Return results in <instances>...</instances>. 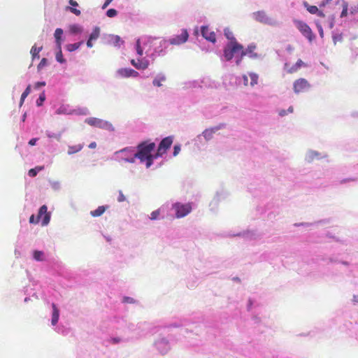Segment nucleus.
Segmentation results:
<instances>
[{
	"label": "nucleus",
	"mask_w": 358,
	"mask_h": 358,
	"mask_svg": "<svg viewBox=\"0 0 358 358\" xmlns=\"http://www.w3.org/2000/svg\"><path fill=\"white\" fill-rule=\"evenodd\" d=\"M136 155V148L134 146L125 147L121 150H117L113 153L112 159L119 163L122 162L128 163H135L137 157Z\"/></svg>",
	"instance_id": "1"
},
{
	"label": "nucleus",
	"mask_w": 358,
	"mask_h": 358,
	"mask_svg": "<svg viewBox=\"0 0 358 358\" xmlns=\"http://www.w3.org/2000/svg\"><path fill=\"white\" fill-rule=\"evenodd\" d=\"M135 148V156L143 163L146 159V157H149V155L156 150V144L150 140H146L140 142Z\"/></svg>",
	"instance_id": "2"
},
{
	"label": "nucleus",
	"mask_w": 358,
	"mask_h": 358,
	"mask_svg": "<svg viewBox=\"0 0 358 358\" xmlns=\"http://www.w3.org/2000/svg\"><path fill=\"white\" fill-rule=\"evenodd\" d=\"M243 45L238 41H229L224 47L223 54L220 57L222 61L230 62L240 51Z\"/></svg>",
	"instance_id": "3"
},
{
	"label": "nucleus",
	"mask_w": 358,
	"mask_h": 358,
	"mask_svg": "<svg viewBox=\"0 0 358 358\" xmlns=\"http://www.w3.org/2000/svg\"><path fill=\"white\" fill-rule=\"evenodd\" d=\"M42 218L41 225L46 226L50 221V213L48 212V207L45 205L41 206L38 212L37 216L32 214L29 217V223L36 224Z\"/></svg>",
	"instance_id": "4"
},
{
	"label": "nucleus",
	"mask_w": 358,
	"mask_h": 358,
	"mask_svg": "<svg viewBox=\"0 0 358 358\" xmlns=\"http://www.w3.org/2000/svg\"><path fill=\"white\" fill-rule=\"evenodd\" d=\"M251 15L253 20L259 23L272 27H276L279 25V22L276 20L268 16L264 10H258L254 12Z\"/></svg>",
	"instance_id": "5"
},
{
	"label": "nucleus",
	"mask_w": 358,
	"mask_h": 358,
	"mask_svg": "<svg viewBox=\"0 0 358 358\" xmlns=\"http://www.w3.org/2000/svg\"><path fill=\"white\" fill-rule=\"evenodd\" d=\"M227 124L225 123H220L219 124L206 129L201 134H199L195 138L194 141L201 143L202 138H203L206 141H209L213 138V134H215L217 131L220 129H223L226 127Z\"/></svg>",
	"instance_id": "6"
},
{
	"label": "nucleus",
	"mask_w": 358,
	"mask_h": 358,
	"mask_svg": "<svg viewBox=\"0 0 358 358\" xmlns=\"http://www.w3.org/2000/svg\"><path fill=\"white\" fill-rule=\"evenodd\" d=\"M293 23L301 34L306 38L309 42H312L315 39V35L308 24L303 21L296 19H293Z\"/></svg>",
	"instance_id": "7"
},
{
	"label": "nucleus",
	"mask_w": 358,
	"mask_h": 358,
	"mask_svg": "<svg viewBox=\"0 0 358 358\" xmlns=\"http://www.w3.org/2000/svg\"><path fill=\"white\" fill-rule=\"evenodd\" d=\"M85 122L92 127L107 130L108 131H113L115 130L114 127L110 122L97 117L86 118Z\"/></svg>",
	"instance_id": "8"
},
{
	"label": "nucleus",
	"mask_w": 358,
	"mask_h": 358,
	"mask_svg": "<svg viewBox=\"0 0 358 358\" xmlns=\"http://www.w3.org/2000/svg\"><path fill=\"white\" fill-rule=\"evenodd\" d=\"M145 322H138L134 324L129 322L127 324V329L129 332L135 334V338L138 339L146 334L148 327Z\"/></svg>",
	"instance_id": "9"
},
{
	"label": "nucleus",
	"mask_w": 358,
	"mask_h": 358,
	"mask_svg": "<svg viewBox=\"0 0 358 358\" xmlns=\"http://www.w3.org/2000/svg\"><path fill=\"white\" fill-rule=\"evenodd\" d=\"M192 203H173L172 204V209L175 210L176 217L182 218L190 213L192 210Z\"/></svg>",
	"instance_id": "10"
},
{
	"label": "nucleus",
	"mask_w": 358,
	"mask_h": 358,
	"mask_svg": "<svg viewBox=\"0 0 358 358\" xmlns=\"http://www.w3.org/2000/svg\"><path fill=\"white\" fill-rule=\"evenodd\" d=\"M168 41L166 39H162L160 41L158 46H156L153 52L149 53V50H147L145 51V54L148 57H150L152 59H155L157 57L159 56H164L166 54V48H168Z\"/></svg>",
	"instance_id": "11"
},
{
	"label": "nucleus",
	"mask_w": 358,
	"mask_h": 358,
	"mask_svg": "<svg viewBox=\"0 0 358 358\" xmlns=\"http://www.w3.org/2000/svg\"><path fill=\"white\" fill-rule=\"evenodd\" d=\"M229 236H238L241 237L246 241H252L260 239L262 236V234L256 229H247L237 234H229Z\"/></svg>",
	"instance_id": "12"
},
{
	"label": "nucleus",
	"mask_w": 358,
	"mask_h": 358,
	"mask_svg": "<svg viewBox=\"0 0 358 358\" xmlns=\"http://www.w3.org/2000/svg\"><path fill=\"white\" fill-rule=\"evenodd\" d=\"M257 49V45L254 43H252L248 45L246 48L243 46L242 55L248 57L251 59H259L262 60L263 57L262 55L255 52Z\"/></svg>",
	"instance_id": "13"
},
{
	"label": "nucleus",
	"mask_w": 358,
	"mask_h": 358,
	"mask_svg": "<svg viewBox=\"0 0 358 358\" xmlns=\"http://www.w3.org/2000/svg\"><path fill=\"white\" fill-rule=\"evenodd\" d=\"M154 345L158 352L162 355H166L171 349L169 341L165 337L159 338L155 341Z\"/></svg>",
	"instance_id": "14"
},
{
	"label": "nucleus",
	"mask_w": 358,
	"mask_h": 358,
	"mask_svg": "<svg viewBox=\"0 0 358 358\" xmlns=\"http://www.w3.org/2000/svg\"><path fill=\"white\" fill-rule=\"evenodd\" d=\"M189 38V33L187 29H182L180 34L170 38L168 42L171 45H179L185 43Z\"/></svg>",
	"instance_id": "15"
},
{
	"label": "nucleus",
	"mask_w": 358,
	"mask_h": 358,
	"mask_svg": "<svg viewBox=\"0 0 358 358\" xmlns=\"http://www.w3.org/2000/svg\"><path fill=\"white\" fill-rule=\"evenodd\" d=\"M310 85L308 80L305 78H299L293 83V90L294 93L299 94L300 92L308 90Z\"/></svg>",
	"instance_id": "16"
},
{
	"label": "nucleus",
	"mask_w": 358,
	"mask_h": 358,
	"mask_svg": "<svg viewBox=\"0 0 358 358\" xmlns=\"http://www.w3.org/2000/svg\"><path fill=\"white\" fill-rule=\"evenodd\" d=\"M139 76L138 71L131 68H121L116 71L115 76L120 78H136Z\"/></svg>",
	"instance_id": "17"
},
{
	"label": "nucleus",
	"mask_w": 358,
	"mask_h": 358,
	"mask_svg": "<svg viewBox=\"0 0 358 358\" xmlns=\"http://www.w3.org/2000/svg\"><path fill=\"white\" fill-rule=\"evenodd\" d=\"M173 141V138L171 136L165 137L162 139L157 150H158V152H161L163 155L165 154L167 150L171 148Z\"/></svg>",
	"instance_id": "18"
},
{
	"label": "nucleus",
	"mask_w": 358,
	"mask_h": 358,
	"mask_svg": "<svg viewBox=\"0 0 358 358\" xmlns=\"http://www.w3.org/2000/svg\"><path fill=\"white\" fill-rule=\"evenodd\" d=\"M201 35L208 41L215 43L216 35L214 31H209L208 27L207 25H202L201 27Z\"/></svg>",
	"instance_id": "19"
},
{
	"label": "nucleus",
	"mask_w": 358,
	"mask_h": 358,
	"mask_svg": "<svg viewBox=\"0 0 358 358\" xmlns=\"http://www.w3.org/2000/svg\"><path fill=\"white\" fill-rule=\"evenodd\" d=\"M131 64L138 70H144L149 66L150 62L145 58L138 59L137 61L131 59Z\"/></svg>",
	"instance_id": "20"
},
{
	"label": "nucleus",
	"mask_w": 358,
	"mask_h": 358,
	"mask_svg": "<svg viewBox=\"0 0 358 358\" xmlns=\"http://www.w3.org/2000/svg\"><path fill=\"white\" fill-rule=\"evenodd\" d=\"M156 39H157V37H152L150 36H143L141 37L138 38L136 39V41L139 43L141 45H143L144 48L148 46L149 48L148 50L150 51L153 41Z\"/></svg>",
	"instance_id": "21"
},
{
	"label": "nucleus",
	"mask_w": 358,
	"mask_h": 358,
	"mask_svg": "<svg viewBox=\"0 0 358 358\" xmlns=\"http://www.w3.org/2000/svg\"><path fill=\"white\" fill-rule=\"evenodd\" d=\"M225 195L224 192H217L211 202L210 203V207L211 210L215 211L220 201L224 199Z\"/></svg>",
	"instance_id": "22"
},
{
	"label": "nucleus",
	"mask_w": 358,
	"mask_h": 358,
	"mask_svg": "<svg viewBox=\"0 0 358 358\" xmlns=\"http://www.w3.org/2000/svg\"><path fill=\"white\" fill-rule=\"evenodd\" d=\"M52 318H51V324L52 326H55L59 319V309L57 308V305L55 303H52Z\"/></svg>",
	"instance_id": "23"
},
{
	"label": "nucleus",
	"mask_w": 358,
	"mask_h": 358,
	"mask_svg": "<svg viewBox=\"0 0 358 358\" xmlns=\"http://www.w3.org/2000/svg\"><path fill=\"white\" fill-rule=\"evenodd\" d=\"M108 43L115 47L120 48L124 43V41L117 35L110 34L108 36Z\"/></svg>",
	"instance_id": "24"
},
{
	"label": "nucleus",
	"mask_w": 358,
	"mask_h": 358,
	"mask_svg": "<svg viewBox=\"0 0 358 358\" xmlns=\"http://www.w3.org/2000/svg\"><path fill=\"white\" fill-rule=\"evenodd\" d=\"M329 223V220L327 219L320 220L315 222H299L295 223V227H311V226H317L319 224H325Z\"/></svg>",
	"instance_id": "25"
},
{
	"label": "nucleus",
	"mask_w": 358,
	"mask_h": 358,
	"mask_svg": "<svg viewBox=\"0 0 358 358\" xmlns=\"http://www.w3.org/2000/svg\"><path fill=\"white\" fill-rule=\"evenodd\" d=\"M166 80V76L164 73H159L156 75L152 80V85L155 87H162V82H165Z\"/></svg>",
	"instance_id": "26"
},
{
	"label": "nucleus",
	"mask_w": 358,
	"mask_h": 358,
	"mask_svg": "<svg viewBox=\"0 0 358 358\" xmlns=\"http://www.w3.org/2000/svg\"><path fill=\"white\" fill-rule=\"evenodd\" d=\"M57 115H72L73 114V109H71L68 105L60 106L55 111Z\"/></svg>",
	"instance_id": "27"
},
{
	"label": "nucleus",
	"mask_w": 358,
	"mask_h": 358,
	"mask_svg": "<svg viewBox=\"0 0 358 358\" xmlns=\"http://www.w3.org/2000/svg\"><path fill=\"white\" fill-rule=\"evenodd\" d=\"M321 157V154L315 150H309L306 155V161L308 163L312 162L315 159H320Z\"/></svg>",
	"instance_id": "28"
},
{
	"label": "nucleus",
	"mask_w": 358,
	"mask_h": 358,
	"mask_svg": "<svg viewBox=\"0 0 358 358\" xmlns=\"http://www.w3.org/2000/svg\"><path fill=\"white\" fill-rule=\"evenodd\" d=\"M63 34L64 31L62 28H57L55 29L54 33V37L56 45H62V43L64 41Z\"/></svg>",
	"instance_id": "29"
},
{
	"label": "nucleus",
	"mask_w": 358,
	"mask_h": 358,
	"mask_svg": "<svg viewBox=\"0 0 358 358\" xmlns=\"http://www.w3.org/2000/svg\"><path fill=\"white\" fill-rule=\"evenodd\" d=\"M83 27L79 24H73L69 26V31L73 35H78L83 33Z\"/></svg>",
	"instance_id": "30"
},
{
	"label": "nucleus",
	"mask_w": 358,
	"mask_h": 358,
	"mask_svg": "<svg viewBox=\"0 0 358 358\" xmlns=\"http://www.w3.org/2000/svg\"><path fill=\"white\" fill-rule=\"evenodd\" d=\"M84 43H85V41L83 40H82L77 43L67 44V45H66L65 48L67 51L71 52L76 51L78 49H79L80 47L84 44Z\"/></svg>",
	"instance_id": "31"
},
{
	"label": "nucleus",
	"mask_w": 358,
	"mask_h": 358,
	"mask_svg": "<svg viewBox=\"0 0 358 358\" xmlns=\"http://www.w3.org/2000/svg\"><path fill=\"white\" fill-rule=\"evenodd\" d=\"M69 3L71 6V7H68L69 9L72 13L76 15V16H79L81 13L80 10L77 9L76 7L78 6V3L75 0H69Z\"/></svg>",
	"instance_id": "32"
},
{
	"label": "nucleus",
	"mask_w": 358,
	"mask_h": 358,
	"mask_svg": "<svg viewBox=\"0 0 358 358\" xmlns=\"http://www.w3.org/2000/svg\"><path fill=\"white\" fill-rule=\"evenodd\" d=\"M108 208V206H100L94 210L90 212V215L92 217H99L103 214L106 210Z\"/></svg>",
	"instance_id": "33"
},
{
	"label": "nucleus",
	"mask_w": 358,
	"mask_h": 358,
	"mask_svg": "<svg viewBox=\"0 0 358 358\" xmlns=\"http://www.w3.org/2000/svg\"><path fill=\"white\" fill-rule=\"evenodd\" d=\"M33 259L37 262H43L45 260V253L38 250H34L32 252Z\"/></svg>",
	"instance_id": "34"
},
{
	"label": "nucleus",
	"mask_w": 358,
	"mask_h": 358,
	"mask_svg": "<svg viewBox=\"0 0 358 358\" xmlns=\"http://www.w3.org/2000/svg\"><path fill=\"white\" fill-rule=\"evenodd\" d=\"M31 85H28L22 94H21L20 103H19V107H22V106L24 103V101L25 99L27 97V96L31 93Z\"/></svg>",
	"instance_id": "35"
},
{
	"label": "nucleus",
	"mask_w": 358,
	"mask_h": 358,
	"mask_svg": "<svg viewBox=\"0 0 358 358\" xmlns=\"http://www.w3.org/2000/svg\"><path fill=\"white\" fill-rule=\"evenodd\" d=\"M114 322L117 324L119 328H122L124 327L127 328V324L129 323L126 318L120 317H115Z\"/></svg>",
	"instance_id": "36"
},
{
	"label": "nucleus",
	"mask_w": 358,
	"mask_h": 358,
	"mask_svg": "<svg viewBox=\"0 0 358 358\" xmlns=\"http://www.w3.org/2000/svg\"><path fill=\"white\" fill-rule=\"evenodd\" d=\"M100 36V28L97 26L93 28L92 31L88 36L90 41H96Z\"/></svg>",
	"instance_id": "37"
},
{
	"label": "nucleus",
	"mask_w": 358,
	"mask_h": 358,
	"mask_svg": "<svg viewBox=\"0 0 358 358\" xmlns=\"http://www.w3.org/2000/svg\"><path fill=\"white\" fill-rule=\"evenodd\" d=\"M73 114L77 115H88L90 114V110L86 107H78L73 109Z\"/></svg>",
	"instance_id": "38"
},
{
	"label": "nucleus",
	"mask_w": 358,
	"mask_h": 358,
	"mask_svg": "<svg viewBox=\"0 0 358 358\" xmlns=\"http://www.w3.org/2000/svg\"><path fill=\"white\" fill-rule=\"evenodd\" d=\"M83 148V144H78L76 145H69L68 146V155H71L74 153L78 152Z\"/></svg>",
	"instance_id": "39"
},
{
	"label": "nucleus",
	"mask_w": 358,
	"mask_h": 358,
	"mask_svg": "<svg viewBox=\"0 0 358 358\" xmlns=\"http://www.w3.org/2000/svg\"><path fill=\"white\" fill-rule=\"evenodd\" d=\"M44 169H45L44 166H37L34 168L29 169L28 171V175H29V176H30L31 178L36 177L37 176V174L40 171L44 170Z\"/></svg>",
	"instance_id": "40"
},
{
	"label": "nucleus",
	"mask_w": 358,
	"mask_h": 358,
	"mask_svg": "<svg viewBox=\"0 0 358 358\" xmlns=\"http://www.w3.org/2000/svg\"><path fill=\"white\" fill-rule=\"evenodd\" d=\"M43 47L41 46L39 48H36V45L32 46L30 53L31 55L32 59L34 60L35 59H39L40 55L39 52L41 51Z\"/></svg>",
	"instance_id": "41"
},
{
	"label": "nucleus",
	"mask_w": 358,
	"mask_h": 358,
	"mask_svg": "<svg viewBox=\"0 0 358 358\" xmlns=\"http://www.w3.org/2000/svg\"><path fill=\"white\" fill-rule=\"evenodd\" d=\"M303 66H305V63L301 59H298L296 64L288 70V73H292L296 72L298 69Z\"/></svg>",
	"instance_id": "42"
},
{
	"label": "nucleus",
	"mask_w": 358,
	"mask_h": 358,
	"mask_svg": "<svg viewBox=\"0 0 358 358\" xmlns=\"http://www.w3.org/2000/svg\"><path fill=\"white\" fill-rule=\"evenodd\" d=\"M303 5L310 14L315 15L318 11L319 8L316 6H311L307 1H303Z\"/></svg>",
	"instance_id": "43"
},
{
	"label": "nucleus",
	"mask_w": 358,
	"mask_h": 358,
	"mask_svg": "<svg viewBox=\"0 0 358 358\" xmlns=\"http://www.w3.org/2000/svg\"><path fill=\"white\" fill-rule=\"evenodd\" d=\"M64 129L57 134H55L50 131H46L45 134H46L47 137H48L50 138H55L57 141H60L61 138H62V134L64 132Z\"/></svg>",
	"instance_id": "44"
},
{
	"label": "nucleus",
	"mask_w": 358,
	"mask_h": 358,
	"mask_svg": "<svg viewBox=\"0 0 358 358\" xmlns=\"http://www.w3.org/2000/svg\"><path fill=\"white\" fill-rule=\"evenodd\" d=\"M224 35L229 41H237L232 31H231L229 28L224 29Z\"/></svg>",
	"instance_id": "45"
},
{
	"label": "nucleus",
	"mask_w": 358,
	"mask_h": 358,
	"mask_svg": "<svg viewBox=\"0 0 358 358\" xmlns=\"http://www.w3.org/2000/svg\"><path fill=\"white\" fill-rule=\"evenodd\" d=\"M236 82L238 84L243 83L245 86H247L248 85V78L246 75L236 77Z\"/></svg>",
	"instance_id": "46"
},
{
	"label": "nucleus",
	"mask_w": 358,
	"mask_h": 358,
	"mask_svg": "<svg viewBox=\"0 0 358 358\" xmlns=\"http://www.w3.org/2000/svg\"><path fill=\"white\" fill-rule=\"evenodd\" d=\"M249 76L250 77V85L252 87L255 86L257 84L259 76L253 72L249 73Z\"/></svg>",
	"instance_id": "47"
},
{
	"label": "nucleus",
	"mask_w": 358,
	"mask_h": 358,
	"mask_svg": "<svg viewBox=\"0 0 358 358\" xmlns=\"http://www.w3.org/2000/svg\"><path fill=\"white\" fill-rule=\"evenodd\" d=\"M45 101V91H43L40 94L38 98L36 101V104L37 106L40 107L43 105L44 101Z\"/></svg>",
	"instance_id": "48"
},
{
	"label": "nucleus",
	"mask_w": 358,
	"mask_h": 358,
	"mask_svg": "<svg viewBox=\"0 0 358 358\" xmlns=\"http://www.w3.org/2000/svg\"><path fill=\"white\" fill-rule=\"evenodd\" d=\"M342 7L343 9L340 15L341 18L345 17L348 15V3L347 1H343Z\"/></svg>",
	"instance_id": "49"
},
{
	"label": "nucleus",
	"mask_w": 358,
	"mask_h": 358,
	"mask_svg": "<svg viewBox=\"0 0 358 358\" xmlns=\"http://www.w3.org/2000/svg\"><path fill=\"white\" fill-rule=\"evenodd\" d=\"M129 339H123L120 337H118V336H115V337H110V339H109V342L113 345H117L118 343H120V342H122V341H125V342H127L129 341Z\"/></svg>",
	"instance_id": "50"
},
{
	"label": "nucleus",
	"mask_w": 358,
	"mask_h": 358,
	"mask_svg": "<svg viewBox=\"0 0 358 358\" xmlns=\"http://www.w3.org/2000/svg\"><path fill=\"white\" fill-rule=\"evenodd\" d=\"M50 187L55 191H59L61 188L60 182L59 181L48 180Z\"/></svg>",
	"instance_id": "51"
},
{
	"label": "nucleus",
	"mask_w": 358,
	"mask_h": 358,
	"mask_svg": "<svg viewBox=\"0 0 358 358\" xmlns=\"http://www.w3.org/2000/svg\"><path fill=\"white\" fill-rule=\"evenodd\" d=\"M48 59L47 58H43L37 66L38 71H40L43 68L48 66Z\"/></svg>",
	"instance_id": "52"
},
{
	"label": "nucleus",
	"mask_w": 358,
	"mask_h": 358,
	"mask_svg": "<svg viewBox=\"0 0 358 358\" xmlns=\"http://www.w3.org/2000/svg\"><path fill=\"white\" fill-rule=\"evenodd\" d=\"M161 209L159 208L157 210H155L152 211L150 214V219L151 220H157L159 219V215H160Z\"/></svg>",
	"instance_id": "53"
},
{
	"label": "nucleus",
	"mask_w": 358,
	"mask_h": 358,
	"mask_svg": "<svg viewBox=\"0 0 358 358\" xmlns=\"http://www.w3.org/2000/svg\"><path fill=\"white\" fill-rule=\"evenodd\" d=\"M143 45H141L139 43H138L136 41V43H135V49H136V54L138 55V56H142L143 55V49H144V47L143 48L142 47Z\"/></svg>",
	"instance_id": "54"
},
{
	"label": "nucleus",
	"mask_w": 358,
	"mask_h": 358,
	"mask_svg": "<svg viewBox=\"0 0 358 358\" xmlns=\"http://www.w3.org/2000/svg\"><path fill=\"white\" fill-rule=\"evenodd\" d=\"M315 26L318 30V32H319V34H320V36L321 38H323L324 37V31H323V28H322V26L320 22V20H315Z\"/></svg>",
	"instance_id": "55"
},
{
	"label": "nucleus",
	"mask_w": 358,
	"mask_h": 358,
	"mask_svg": "<svg viewBox=\"0 0 358 358\" xmlns=\"http://www.w3.org/2000/svg\"><path fill=\"white\" fill-rule=\"evenodd\" d=\"M55 59L57 62L59 64H65L66 62V59L64 58L62 52H56Z\"/></svg>",
	"instance_id": "56"
},
{
	"label": "nucleus",
	"mask_w": 358,
	"mask_h": 358,
	"mask_svg": "<svg viewBox=\"0 0 358 358\" xmlns=\"http://www.w3.org/2000/svg\"><path fill=\"white\" fill-rule=\"evenodd\" d=\"M118 12L115 8H109L107 10L106 15L108 17H114L117 15Z\"/></svg>",
	"instance_id": "57"
},
{
	"label": "nucleus",
	"mask_w": 358,
	"mask_h": 358,
	"mask_svg": "<svg viewBox=\"0 0 358 358\" xmlns=\"http://www.w3.org/2000/svg\"><path fill=\"white\" fill-rule=\"evenodd\" d=\"M245 55H242V51H240L238 54L235 56V62L237 66H239Z\"/></svg>",
	"instance_id": "58"
},
{
	"label": "nucleus",
	"mask_w": 358,
	"mask_h": 358,
	"mask_svg": "<svg viewBox=\"0 0 358 358\" xmlns=\"http://www.w3.org/2000/svg\"><path fill=\"white\" fill-rule=\"evenodd\" d=\"M122 302L124 303H136V301L130 296H124L122 298Z\"/></svg>",
	"instance_id": "59"
},
{
	"label": "nucleus",
	"mask_w": 358,
	"mask_h": 358,
	"mask_svg": "<svg viewBox=\"0 0 358 358\" xmlns=\"http://www.w3.org/2000/svg\"><path fill=\"white\" fill-rule=\"evenodd\" d=\"M181 150V145L180 144H175L173 146V155L177 156Z\"/></svg>",
	"instance_id": "60"
},
{
	"label": "nucleus",
	"mask_w": 358,
	"mask_h": 358,
	"mask_svg": "<svg viewBox=\"0 0 358 358\" xmlns=\"http://www.w3.org/2000/svg\"><path fill=\"white\" fill-rule=\"evenodd\" d=\"M163 154L161 152H158V150H157V152L155 153L151 152V154L149 155V157H150L153 161L158 157H162Z\"/></svg>",
	"instance_id": "61"
},
{
	"label": "nucleus",
	"mask_w": 358,
	"mask_h": 358,
	"mask_svg": "<svg viewBox=\"0 0 358 358\" xmlns=\"http://www.w3.org/2000/svg\"><path fill=\"white\" fill-rule=\"evenodd\" d=\"M332 38H333V41H334V44H336L337 41H341L343 39V36H342L341 34H334Z\"/></svg>",
	"instance_id": "62"
},
{
	"label": "nucleus",
	"mask_w": 358,
	"mask_h": 358,
	"mask_svg": "<svg viewBox=\"0 0 358 358\" xmlns=\"http://www.w3.org/2000/svg\"><path fill=\"white\" fill-rule=\"evenodd\" d=\"M144 162H145L146 168L148 169L153 164L154 161L150 157H146V159L144 160Z\"/></svg>",
	"instance_id": "63"
},
{
	"label": "nucleus",
	"mask_w": 358,
	"mask_h": 358,
	"mask_svg": "<svg viewBox=\"0 0 358 358\" xmlns=\"http://www.w3.org/2000/svg\"><path fill=\"white\" fill-rule=\"evenodd\" d=\"M45 85H46V83L45 81H38L35 83L34 88L36 90H38L41 87L45 86Z\"/></svg>",
	"instance_id": "64"
}]
</instances>
